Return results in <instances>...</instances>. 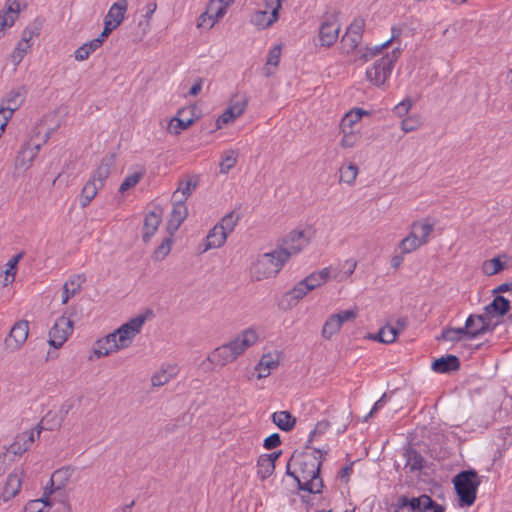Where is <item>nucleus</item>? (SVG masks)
I'll use <instances>...</instances> for the list:
<instances>
[{
	"label": "nucleus",
	"mask_w": 512,
	"mask_h": 512,
	"mask_svg": "<svg viewBox=\"0 0 512 512\" xmlns=\"http://www.w3.org/2000/svg\"><path fill=\"white\" fill-rule=\"evenodd\" d=\"M294 466L292 475L295 477L299 488L310 493H320L323 481L319 475L321 460L313 454L293 455L289 466Z\"/></svg>",
	"instance_id": "nucleus-1"
},
{
	"label": "nucleus",
	"mask_w": 512,
	"mask_h": 512,
	"mask_svg": "<svg viewBox=\"0 0 512 512\" xmlns=\"http://www.w3.org/2000/svg\"><path fill=\"white\" fill-rule=\"evenodd\" d=\"M148 314H152V312L148 310L146 314L135 316L122 324L114 332L100 339L98 341L100 349L94 350V352H101V349H104V352L127 349L132 344L134 338L141 332L147 321Z\"/></svg>",
	"instance_id": "nucleus-2"
},
{
	"label": "nucleus",
	"mask_w": 512,
	"mask_h": 512,
	"mask_svg": "<svg viewBox=\"0 0 512 512\" xmlns=\"http://www.w3.org/2000/svg\"><path fill=\"white\" fill-rule=\"evenodd\" d=\"M490 325V318L486 314H472L467 318L464 327H447L437 339L449 342L475 340L490 331Z\"/></svg>",
	"instance_id": "nucleus-3"
},
{
	"label": "nucleus",
	"mask_w": 512,
	"mask_h": 512,
	"mask_svg": "<svg viewBox=\"0 0 512 512\" xmlns=\"http://www.w3.org/2000/svg\"><path fill=\"white\" fill-rule=\"evenodd\" d=\"M284 254L276 249L269 253L258 255L251 263L249 274L252 280L262 281L275 277L285 265Z\"/></svg>",
	"instance_id": "nucleus-4"
},
{
	"label": "nucleus",
	"mask_w": 512,
	"mask_h": 512,
	"mask_svg": "<svg viewBox=\"0 0 512 512\" xmlns=\"http://www.w3.org/2000/svg\"><path fill=\"white\" fill-rule=\"evenodd\" d=\"M42 133V127L36 126L32 130V136L19 149L15 158V169L26 171L32 165L40 148L47 142L50 133L45 132L41 139H36Z\"/></svg>",
	"instance_id": "nucleus-5"
},
{
	"label": "nucleus",
	"mask_w": 512,
	"mask_h": 512,
	"mask_svg": "<svg viewBox=\"0 0 512 512\" xmlns=\"http://www.w3.org/2000/svg\"><path fill=\"white\" fill-rule=\"evenodd\" d=\"M400 54V48H395L376 60L371 67L367 68L366 79L376 87H382L389 79Z\"/></svg>",
	"instance_id": "nucleus-6"
},
{
	"label": "nucleus",
	"mask_w": 512,
	"mask_h": 512,
	"mask_svg": "<svg viewBox=\"0 0 512 512\" xmlns=\"http://www.w3.org/2000/svg\"><path fill=\"white\" fill-rule=\"evenodd\" d=\"M454 487L461 506H471L476 500L480 481L475 471H464L453 479Z\"/></svg>",
	"instance_id": "nucleus-7"
},
{
	"label": "nucleus",
	"mask_w": 512,
	"mask_h": 512,
	"mask_svg": "<svg viewBox=\"0 0 512 512\" xmlns=\"http://www.w3.org/2000/svg\"><path fill=\"white\" fill-rule=\"evenodd\" d=\"M311 237L304 229H294L286 234L280 241L276 250L287 262L292 256L301 253L310 244Z\"/></svg>",
	"instance_id": "nucleus-8"
},
{
	"label": "nucleus",
	"mask_w": 512,
	"mask_h": 512,
	"mask_svg": "<svg viewBox=\"0 0 512 512\" xmlns=\"http://www.w3.org/2000/svg\"><path fill=\"white\" fill-rule=\"evenodd\" d=\"M395 512H444L428 495H421L411 499L401 497Z\"/></svg>",
	"instance_id": "nucleus-9"
},
{
	"label": "nucleus",
	"mask_w": 512,
	"mask_h": 512,
	"mask_svg": "<svg viewBox=\"0 0 512 512\" xmlns=\"http://www.w3.org/2000/svg\"><path fill=\"white\" fill-rule=\"evenodd\" d=\"M283 1L265 0V9L256 11L251 17V23L258 29H266L272 26L279 18V11Z\"/></svg>",
	"instance_id": "nucleus-10"
},
{
	"label": "nucleus",
	"mask_w": 512,
	"mask_h": 512,
	"mask_svg": "<svg viewBox=\"0 0 512 512\" xmlns=\"http://www.w3.org/2000/svg\"><path fill=\"white\" fill-rule=\"evenodd\" d=\"M260 339L258 330L254 327H249L241 331L234 339L221 346L223 349H229L231 352H245L246 350L254 348ZM220 349H215V352Z\"/></svg>",
	"instance_id": "nucleus-11"
},
{
	"label": "nucleus",
	"mask_w": 512,
	"mask_h": 512,
	"mask_svg": "<svg viewBox=\"0 0 512 512\" xmlns=\"http://www.w3.org/2000/svg\"><path fill=\"white\" fill-rule=\"evenodd\" d=\"M73 332V321L66 317H59L49 331L48 343L53 349H60Z\"/></svg>",
	"instance_id": "nucleus-12"
},
{
	"label": "nucleus",
	"mask_w": 512,
	"mask_h": 512,
	"mask_svg": "<svg viewBox=\"0 0 512 512\" xmlns=\"http://www.w3.org/2000/svg\"><path fill=\"white\" fill-rule=\"evenodd\" d=\"M357 316V308L342 310L338 313L330 315L322 328L323 337L330 339L333 335L340 331L344 323L355 320Z\"/></svg>",
	"instance_id": "nucleus-13"
},
{
	"label": "nucleus",
	"mask_w": 512,
	"mask_h": 512,
	"mask_svg": "<svg viewBox=\"0 0 512 512\" xmlns=\"http://www.w3.org/2000/svg\"><path fill=\"white\" fill-rule=\"evenodd\" d=\"M28 333L29 322L27 320L17 321L5 338V348L10 352L20 350L28 338Z\"/></svg>",
	"instance_id": "nucleus-14"
},
{
	"label": "nucleus",
	"mask_w": 512,
	"mask_h": 512,
	"mask_svg": "<svg viewBox=\"0 0 512 512\" xmlns=\"http://www.w3.org/2000/svg\"><path fill=\"white\" fill-rule=\"evenodd\" d=\"M247 106V99L244 96L235 95L232 97L228 108L217 119V127L233 122L241 116Z\"/></svg>",
	"instance_id": "nucleus-15"
},
{
	"label": "nucleus",
	"mask_w": 512,
	"mask_h": 512,
	"mask_svg": "<svg viewBox=\"0 0 512 512\" xmlns=\"http://www.w3.org/2000/svg\"><path fill=\"white\" fill-rule=\"evenodd\" d=\"M339 32L340 24L336 19L324 20L319 27V45L326 48L333 46L339 37Z\"/></svg>",
	"instance_id": "nucleus-16"
},
{
	"label": "nucleus",
	"mask_w": 512,
	"mask_h": 512,
	"mask_svg": "<svg viewBox=\"0 0 512 512\" xmlns=\"http://www.w3.org/2000/svg\"><path fill=\"white\" fill-rule=\"evenodd\" d=\"M26 98V89L23 86H19L11 89L3 98L0 109L12 117L13 113L24 103Z\"/></svg>",
	"instance_id": "nucleus-17"
},
{
	"label": "nucleus",
	"mask_w": 512,
	"mask_h": 512,
	"mask_svg": "<svg viewBox=\"0 0 512 512\" xmlns=\"http://www.w3.org/2000/svg\"><path fill=\"white\" fill-rule=\"evenodd\" d=\"M40 433L41 428L39 426L29 431L20 433L15 438L14 442L9 446L8 452L14 455L23 454L31 447L36 437H39Z\"/></svg>",
	"instance_id": "nucleus-18"
},
{
	"label": "nucleus",
	"mask_w": 512,
	"mask_h": 512,
	"mask_svg": "<svg viewBox=\"0 0 512 512\" xmlns=\"http://www.w3.org/2000/svg\"><path fill=\"white\" fill-rule=\"evenodd\" d=\"M24 472L22 469H15L6 479L3 492L0 495V501L7 502L14 498L20 491Z\"/></svg>",
	"instance_id": "nucleus-19"
},
{
	"label": "nucleus",
	"mask_w": 512,
	"mask_h": 512,
	"mask_svg": "<svg viewBox=\"0 0 512 512\" xmlns=\"http://www.w3.org/2000/svg\"><path fill=\"white\" fill-rule=\"evenodd\" d=\"M127 8V0H118L113 3L105 16L104 24L116 29L123 22Z\"/></svg>",
	"instance_id": "nucleus-20"
},
{
	"label": "nucleus",
	"mask_w": 512,
	"mask_h": 512,
	"mask_svg": "<svg viewBox=\"0 0 512 512\" xmlns=\"http://www.w3.org/2000/svg\"><path fill=\"white\" fill-rule=\"evenodd\" d=\"M278 354H262L261 359L255 366L257 379L268 377L279 365Z\"/></svg>",
	"instance_id": "nucleus-21"
},
{
	"label": "nucleus",
	"mask_w": 512,
	"mask_h": 512,
	"mask_svg": "<svg viewBox=\"0 0 512 512\" xmlns=\"http://www.w3.org/2000/svg\"><path fill=\"white\" fill-rule=\"evenodd\" d=\"M115 158L114 155H107L103 157L97 166L96 170L93 172L91 181H95L101 187L104 186L106 179L109 177L111 168L114 165Z\"/></svg>",
	"instance_id": "nucleus-22"
},
{
	"label": "nucleus",
	"mask_w": 512,
	"mask_h": 512,
	"mask_svg": "<svg viewBox=\"0 0 512 512\" xmlns=\"http://www.w3.org/2000/svg\"><path fill=\"white\" fill-rule=\"evenodd\" d=\"M75 470L73 466L67 465L54 471L50 478L51 487L54 490L64 488L71 480Z\"/></svg>",
	"instance_id": "nucleus-23"
},
{
	"label": "nucleus",
	"mask_w": 512,
	"mask_h": 512,
	"mask_svg": "<svg viewBox=\"0 0 512 512\" xmlns=\"http://www.w3.org/2000/svg\"><path fill=\"white\" fill-rule=\"evenodd\" d=\"M460 367L459 359L453 354H447L437 358L432 363L433 371L437 373H450L458 370Z\"/></svg>",
	"instance_id": "nucleus-24"
},
{
	"label": "nucleus",
	"mask_w": 512,
	"mask_h": 512,
	"mask_svg": "<svg viewBox=\"0 0 512 512\" xmlns=\"http://www.w3.org/2000/svg\"><path fill=\"white\" fill-rule=\"evenodd\" d=\"M85 278L81 275L70 277L63 285L62 304H67L69 299L81 291Z\"/></svg>",
	"instance_id": "nucleus-25"
},
{
	"label": "nucleus",
	"mask_w": 512,
	"mask_h": 512,
	"mask_svg": "<svg viewBox=\"0 0 512 512\" xmlns=\"http://www.w3.org/2000/svg\"><path fill=\"white\" fill-rule=\"evenodd\" d=\"M510 310V301L503 296H495L493 301L485 307V314L490 318L503 316Z\"/></svg>",
	"instance_id": "nucleus-26"
},
{
	"label": "nucleus",
	"mask_w": 512,
	"mask_h": 512,
	"mask_svg": "<svg viewBox=\"0 0 512 512\" xmlns=\"http://www.w3.org/2000/svg\"><path fill=\"white\" fill-rule=\"evenodd\" d=\"M161 223V216L155 212H150L145 216L142 239L144 242H149L155 235Z\"/></svg>",
	"instance_id": "nucleus-27"
},
{
	"label": "nucleus",
	"mask_w": 512,
	"mask_h": 512,
	"mask_svg": "<svg viewBox=\"0 0 512 512\" xmlns=\"http://www.w3.org/2000/svg\"><path fill=\"white\" fill-rule=\"evenodd\" d=\"M178 373L176 365H167L154 373L151 378L152 386L160 387L168 383Z\"/></svg>",
	"instance_id": "nucleus-28"
},
{
	"label": "nucleus",
	"mask_w": 512,
	"mask_h": 512,
	"mask_svg": "<svg viewBox=\"0 0 512 512\" xmlns=\"http://www.w3.org/2000/svg\"><path fill=\"white\" fill-rule=\"evenodd\" d=\"M228 235L222 227L215 225L206 236V245L204 251L214 248H220L226 242Z\"/></svg>",
	"instance_id": "nucleus-29"
},
{
	"label": "nucleus",
	"mask_w": 512,
	"mask_h": 512,
	"mask_svg": "<svg viewBox=\"0 0 512 512\" xmlns=\"http://www.w3.org/2000/svg\"><path fill=\"white\" fill-rule=\"evenodd\" d=\"M185 202L174 201L171 218L168 221V229L177 230L187 217L188 211Z\"/></svg>",
	"instance_id": "nucleus-30"
},
{
	"label": "nucleus",
	"mask_w": 512,
	"mask_h": 512,
	"mask_svg": "<svg viewBox=\"0 0 512 512\" xmlns=\"http://www.w3.org/2000/svg\"><path fill=\"white\" fill-rule=\"evenodd\" d=\"M234 0H210L206 11L213 20L217 23L220 19L223 18L225 13L227 12L228 7Z\"/></svg>",
	"instance_id": "nucleus-31"
},
{
	"label": "nucleus",
	"mask_w": 512,
	"mask_h": 512,
	"mask_svg": "<svg viewBox=\"0 0 512 512\" xmlns=\"http://www.w3.org/2000/svg\"><path fill=\"white\" fill-rule=\"evenodd\" d=\"M281 53L282 48L280 45H276L272 49H270L267 56L266 64L263 67V74L266 77H270L275 73L276 68L278 67L280 62Z\"/></svg>",
	"instance_id": "nucleus-32"
},
{
	"label": "nucleus",
	"mask_w": 512,
	"mask_h": 512,
	"mask_svg": "<svg viewBox=\"0 0 512 512\" xmlns=\"http://www.w3.org/2000/svg\"><path fill=\"white\" fill-rule=\"evenodd\" d=\"M331 268L325 267L319 271L313 272L304 278V281L309 285L310 290H314L324 285L330 278Z\"/></svg>",
	"instance_id": "nucleus-33"
},
{
	"label": "nucleus",
	"mask_w": 512,
	"mask_h": 512,
	"mask_svg": "<svg viewBox=\"0 0 512 512\" xmlns=\"http://www.w3.org/2000/svg\"><path fill=\"white\" fill-rule=\"evenodd\" d=\"M342 138L339 145L344 149L353 148L361 139V132L358 129L340 128Z\"/></svg>",
	"instance_id": "nucleus-34"
},
{
	"label": "nucleus",
	"mask_w": 512,
	"mask_h": 512,
	"mask_svg": "<svg viewBox=\"0 0 512 512\" xmlns=\"http://www.w3.org/2000/svg\"><path fill=\"white\" fill-rule=\"evenodd\" d=\"M364 115H369V112L361 108L350 110L341 119L340 128L356 129L355 126L360 122Z\"/></svg>",
	"instance_id": "nucleus-35"
},
{
	"label": "nucleus",
	"mask_w": 512,
	"mask_h": 512,
	"mask_svg": "<svg viewBox=\"0 0 512 512\" xmlns=\"http://www.w3.org/2000/svg\"><path fill=\"white\" fill-rule=\"evenodd\" d=\"M101 188L95 181L88 180L81 191L79 199L81 207H87Z\"/></svg>",
	"instance_id": "nucleus-36"
},
{
	"label": "nucleus",
	"mask_w": 512,
	"mask_h": 512,
	"mask_svg": "<svg viewBox=\"0 0 512 512\" xmlns=\"http://www.w3.org/2000/svg\"><path fill=\"white\" fill-rule=\"evenodd\" d=\"M272 421L279 429L290 431L295 425V418L288 411H279L272 414Z\"/></svg>",
	"instance_id": "nucleus-37"
},
{
	"label": "nucleus",
	"mask_w": 512,
	"mask_h": 512,
	"mask_svg": "<svg viewBox=\"0 0 512 512\" xmlns=\"http://www.w3.org/2000/svg\"><path fill=\"white\" fill-rule=\"evenodd\" d=\"M433 230L434 227L432 224L416 221L413 222L410 233L415 234V236L424 245L428 242L429 236L433 232Z\"/></svg>",
	"instance_id": "nucleus-38"
},
{
	"label": "nucleus",
	"mask_w": 512,
	"mask_h": 512,
	"mask_svg": "<svg viewBox=\"0 0 512 512\" xmlns=\"http://www.w3.org/2000/svg\"><path fill=\"white\" fill-rule=\"evenodd\" d=\"M51 506L52 501L45 492L43 498L29 501L24 506L23 512H47Z\"/></svg>",
	"instance_id": "nucleus-39"
},
{
	"label": "nucleus",
	"mask_w": 512,
	"mask_h": 512,
	"mask_svg": "<svg viewBox=\"0 0 512 512\" xmlns=\"http://www.w3.org/2000/svg\"><path fill=\"white\" fill-rule=\"evenodd\" d=\"M195 187L196 183L191 179L180 182L178 189L173 194V200L178 202H185Z\"/></svg>",
	"instance_id": "nucleus-40"
},
{
	"label": "nucleus",
	"mask_w": 512,
	"mask_h": 512,
	"mask_svg": "<svg viewBox=\"0 0 512 512\" xmlns=\"http://www.w3.org/2000/svg\"><path fill=\"white\" fill-rule=\"evenodd\" d=\"M421 246H423V244L415 236V234L409 233L407 237L400 241L398 244V249L400 250L401 254H409Z\"/></svg>",
	"instance_id": "nucleus-41"
},
{
	"label": "nucleus",
	"mask_w": 512,
	"mask_h": 512,
	"mask_svg": "<svg viewBox=\"0 0 512 512\" xmlns=\"http://www.w3.org/2000/svg\"><path fill=\"white\" fill-rule=\"evenodd\" d=\"M339 172L340 182L346 183L348 185H353L358 176L359 169L355 164L350 163L348 165L341 166Z\"/></svg>",
	"instance_id": "nucleus-42"
},
{
	"label": "nucleus",
	"mask_w": 512,
	"mask_h": 512,
	"mask_svg": "<svg viewBox=\"0 0 512 512\" xmlns=\"http://www.w3.org/2000/svg\"><path fill=\"white\" fill-rule=\"evenodd\" d=\"M257 467V475L261 480H265L270 477L275 470V464L272 463V460L269 457L260 456Z\"/></svg>",
	"instance_id": "nucleus-43"
},
{
	"label": "nucleus",
	"mask_w": 512,
	"mask_h": 512,
	"mask_svg": "<svg viewBox=\"0 0 512 512\" xmlns=\"http://www.w3.org/2000/svg\"><path fill=\"white\" fill-rule=\"evenodd\" d=\"M100 40H91L80 46L74 53V57L77 61H84L99 48Z\"/></svg>",
	"instance_id": "nucleus-44"
},
{
	"label": "nucleus",
	"mask_w": 512,
	"mask_h": 512,
	"mask_svg": "<svg viewBox=\"0 0 512 512\" xmlns=\"http://www.w3.org/2000/svg\"><path fill=\"white\" fill-rule=\"evenodd\" d=\"M144 174L145 169L143 167L131 174H128L121 183L119 187V192L124 193L129 189L133 188L143 178Z\"/></svg>",
	"instance_id": "nucleus-45"
},
{
	"label": "nucleus",
	"mask_w": 512,
	"mask_h": 512,
	"mask_svg": "<svg viewBox=\"0 0 512 512\" xmlns=\"http://www.w3.org/2000/svg\"><path fill=\"white\" fill-rule=\"evenodd\" d=\"M385 334H389L388 341H395L396 337L398 335V330L396 329V327H392V325H386V326L382 327L377 333L368 334L367 339L385 343V340H384Z\"/></svg>",
	"instance_id": "nucleus-46"
},
{
	"label": "nucleus",
	"mask_w": 512,
	"mask_h": 512,
	"mask_svg": "<svg viewBox=\"0 0 512 512\" xmlns=\"http://www.w3.org/2000/svg\"><path fill=\"white\" fill-rule=\"evenodd\" d=\"M505 268V263L501 261L500 257H494L492 259L484 261L482 265V271L485 275L492 276Z\"/></svg>",
	"instance_id": "nucleus-47"
},
{
	"label": "nucleus",
	"mask_w": 512,
	"mask_h": 512,
	"mask_svg": "<svg viewBox=\"0 0 512 512\" xmlns=\"http://www.w3.org/2000/svg\"><path fill=\"white\" fill-rule=\"evenodd\" d=\"M361 42V38L356 35H350L349 33H345L341 38V49L343 53L350 54L356 50L358 45Z\"/></svg>",
	"instance_id": "nucleus-48"
},
{
	"label": "nucleus",
	"mask_w": 512,
	"mask_h": 512,
	"mask_svg": "<svg viewBox=\"0 0 512 512\" xmlns=\"http://www.w3.org/2000/svg\"><path fill=\"white\" fill-rule=\"evenodd\" d=\"M310 291L311 290L309 285L303 279L287 293V296H289L295 302H298L299 300L303 299Z\"/></svg>",
	"instance_id": "nucleus-49"
},
{
	"label": "nucleus",
	"mask_w": 512,
	"mask_h": 512,
	"mask_svg": "<svg viewBox=\"0 0 512 512\" xmlns=\"http://www.w3.org/2000/svg\"><path fill=\"white\" fill-rule=\"evenodd\" d=\"M240 217L238 214L234 212H230L226 214L220 221V223L216 224L218 227H222V230L226 232L227 235L233 232L236 224L238 223Z\"/></svg>",
	"instance_id": "nucleus-50"
},
{
	"label": "nucleus",
	"mask_w": 512,
	"mask_h": 512,
	"mask_svg": "<svg viewBox=\"0 0 512 512\" xmlns=\"http://www.w3.org/2000/svg\"><path fill=\"white\" fill-rule=\"evenodd\" d=\"M173 244L172 238H165L162 243L154 250L152 258L155 261H162L170 253Z\"/></svg>",
	"instance_id": "nucleus-51"
},
{
	"label": "nucleus",
	"mask_w": 512,
	"mask_h": 512,
	"mask_svg": "<svg viewBox=\"0 0 512 512\" xmlns=\"http://www.w3.org/2000/svg\"><path fill=\"white\" fill-rule=\"evenodd\" d=\"M193 120L189 119L187 121L180 119L179 117H174L169 122V132L175 135H179L182 131L186 130L190 125H192Z\"/></svg>",
	"instance_id": "nucleus-52"
},
{
	"label": "nucleus",
	"mask_w": 512,
	"mask_h": 512,
	"mask_svg": "<svg viewBox=\"0 0 512 512\" xmlns=\"http://www.w3.org/2000/svg\"><path fill=\"white\" fill-rule=\"evenodd\" d=\"M237 163V153L233 150H230L225 153L220 163V172L228 173Z\"/></svg>",
	"instance_id": "nucleus-53"
},
{
	"label": "nucleus",
	"mask_w": 512,
	"mask_h": 512,
	"mask_svg": "<svg viewBox=\"0 0 512 512\" xmlns=\"http://www.w3.org/2000/svg\"><path fill=\"white\" fill-rule=\"evenodd\" d=\"M391 32H392V36H391V38L389 40H387L386 42H384L380 46H378V45L375 46L373 49H367V53L363 54V57L364 58H367L368 56L374 57L383 48L388 47L390 45V43L401 34V29L400 28H396V27H392Z\"/></svg>",
	"instance_id": "nucleus-54"
},
{
	"label": "nucleus",
	"mask_w": 512,
	"mask_h": 512,
	"mask_svg": "<svg viewBox=\"0 0 512 512\" xmlns=\"http://www.w3.org/2000/svg\"><path fill=\"white\" fill-rule=\"evenodd\" d=\"M17 18L16 14H12L6 9L0 13V38L3 36L4 30L13 26Z\"/></svg>",
	"instance_id": "nucleus-55"
},
{
	"label": "nucleus",
	"mask_w": 512,
	"mask_h": 512,
	"mask_svg": "<svg viewBox=\"0 0 512 512\" xmlns=\"http://www.w3.org/2000/svg\"><path fill=\"white\" fill-rule=\"evenodd\" d=\"M30 49L31 46L19 41L11 54V61L13 62V64L16 66L19 65Z\"/></svg>",
	"instance_id": "nucleus-56"
},
{
	"label": "nucleus",
	"mask_w": 512,
	"mask_h": 512,
	"mask_svg": "<svg viewBox=\"0 0 512 512\" xmlns=\"http://www.w3.org/2000/svg\"><path fill=\"white\" fill-rule=\"evenodd\" d=\"M420 118L417 115L409 116L404 118L401 122V129L405 132H412L418 129L420 126Z\"/></svg>",
	"instance_id": "nucleus-57"
},
{
	"label": "nucleus",
	"mask_w": 512,
	"mask_h": 512,
	"mask_svg": "<svg viewBox=\"0 0 512 512\" xmlns=\"http://www.w3.org/2000/svg\"><path fill=\"white\" fill-rule=\"evenodd\" d=\"M365 29V20L361 17L355 18L350 26L347 28V33L350 35H356L362 39V35Z\"/></svg>",
	"instance_id": "nucleus-58"
},
{
	"label": "nucleus",
	"mask_w": 512,
	"mask_h": 512,
	"mask_svg": "<svg viewBox=\"0 0 512 512\" xmlns=\"http://www.w3.org/2000/svg\"><path fill=\"white\" fill-rule=\"evenodd\" d=\"M39 35V31L37 27H27L22 32L20 42L29 45L32 47V41Z\"/></svg>",
	"instance_id": "nucleus-59"
},
{
	"label": "nucleus",
	"mask_w": 512,
	"mask_h": 512,
	"mask_svg": "<svg viewBox=\"0 0 512 512\" xmlns=\"http://www.w3.org/2000/svg\"><path fill=\"white\" fill-rule=\"evenodd\" d=\"M27 6V0H7L6 10L19 16L20 11Z\"/></svg>",
	"instance_id": "nucleus-60"
},
{
	"label": "nucleus",
	"mask_w": 512,
	"mask_h": 512,
	"mask_svg": "<svg viewBox=\"0 0 512 512\" xmlns=\"http://www.w3.org/2000/svg\"><path fill=\"white\" fill-rule=\"evenodd\" d=\"M411 107H412V101L409 98H406L395 106L394 112L397 116L404 117L408 114Z\"/></svg>",
	"instance_id": "nucleus-61"
},
{
	"label": "nucleus",
	"mask_w": 512,
	"mask_h": 512,
	"mask_svg": "<svg viewBox=\"0 0 512 512\" xmlns=\"http://www.w3.org/2000/svg\"><path fill=\"white\" fill-rule=\"evenodd\" d=\"M22 258L23 252L13 256L7 263V269L5 270V274H7L8 276H15L17 264Z\"/></svg>",
	"instance_id": "nucleus-62"
},
{
	"label": "nucleus",
	"mask_w": 512,
	"mask_h": 512,
	"mask_svg": "<svg viewBox=\"0 0 512 512\" xmlns=\"http://www.w3.org/2000/svg\"><path fill=\"white\" fill-rule=\"evenodd\" d=\"M215 24L216 22L213 20L210 14L205 11L200 15L197 26L199 28L211 29Z\"/></svg>",
	"instance_id": "nucleus-63"
},
{
	"label": "nucleus",
	"mask_w": 512,
	"mask_h": 512,
	"mask_svg": "<svg viewBox=\"0 0 512 512\" xmlns=\"http://www.w3.org/2000/svg\"><path fill=\"white\" fill-rule=\"evenodd\" d=\"M407 465L410 467L411 470L421 469L422 468V457L419 456L415 452H410L408 454Z\"/></svg>",
	"instance_id": "nucleus-64"
}]
</instances>
